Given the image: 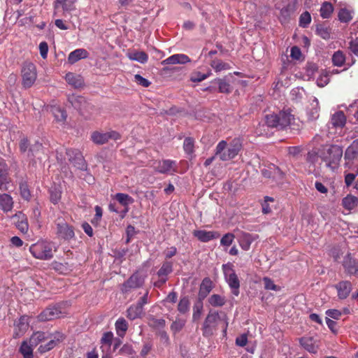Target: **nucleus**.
<instances>
[{"mask_svg":"<svg viewBox=\"0 0 358 358\" xmlns=\"http://www.w3.org/2000/svg\"><path fill=\"white\" fill-rule=\"evenodd\" d=\"M342 156L343 149L337 145L322 146L320 150V159L327 167L333 171L338 167Z\"/></svg>","mask_w":358,"mask_h":358,"instance_id":"obj_1","label":"nucleus"},{"mask_svg":"<svg viewBox=\"0 0 358 358\" xmlns=\"http://www.w3.org/2000/svg\"><path fill=\"white\" fill-rule=\"evenodd\" d=\"M242 141L239 138H235L229 143L227 147L226 141L218 143L215 149V155L222 161H228L236 157L242 149Z\"/></svg>","mask_w":358,"mask_h":358,"instance_id":"obj_2","label":"nucleus"},{"mask_svg":"<svg viewBox=\"0 0 358 358\" xmlns=\"http://www.w3.org/2000/svg\"><path fill=\"white\" fill-rule=\"evenodd\" d=\"M294 121V116L289 110H283L278 114L272 113L265 116V123L269 127L283 129L290 126Z\"/></svg>","mask_w":358,"mask_h":358,"instance_id":"obj_3","label":"nucleus"},{"mask_svg":"<svg viewBox=\"0 0 358 358\" xmlns=\"http://www.w3.org/2000/svg\"><path fill=\"white\" fill-rule=\"evenodd\" d=\"M22 85L29 89L34 85L37 79L36 66L31 62H24L21 69Z\"/></svg>","mask_w":358,"mask_h":358,"instance_id":"obj_4","label":"nucleus"},{"mask_svg":"<svg viewBox=\"0 0 358 358\" xmlns=\"http://www.w3.org/2000/svg\"><path fill=\"white\" fill-rule=\"evenodd\" d=\"M45 339V333L41 331H37L32 334L29 338V342L25 341H23L20 352L23 355L24 358H33V350L34 348L40 344L41 342Z\"/></svg>","mask_w":358,"mask_h":358,"instance_id":"obj_5","label":"nucleus"},{"mask_svg":"<svg viewBox=\"0 0 358 358\" xmlns=\"http://www.w3.org/2000/svg\"><path fill=\"white\" fill-rule=\"evenodd\" d=\"M222 270L225 280L231 289L233 294L238 296L239 294L240 282L234 270L233 264L231 263L223 264Z\"/></svg>","mask_w":358,"mask_h":358,"instance_id":"obj_6","label":"nucleus"},{"mask_svg":"<svg viewBox=\"0 0 358 358\" xmlns=\"http://www.w3.org/2000/svg\"><path fill=\"white\" fill-rule=\"evenodd\" d=\"M121 134L114 130H110L106 132L94 131L92 132L90 140L96 145H103L110 140L117 141L121 138Z\"/></svg>","mask_w":358,"mask_h":358,"instance_id":"obj_7","label":"nucleus"},{"mask_svg":"<svg viewBox=\"0 0 358 358\" xmlns=\"http://www.w3.org/2000/svg\"><path fill=\"white\" fill-rule=\"evenodd\" d=\"M220 320L217 311H209L203 324L202 331L205 337L211 336L217 329L218 322Z\"/></svg>","mask_w":358,"mask_h":358,"instance_id":"obj_8","label":"nucleus"},{"mask_svg":"<svg viewBox=\"0 0 358 358\" xmlns=\"http://www.w3.org/2000/svg\"><path fill=\"white\" fill-rule=\"evenodd\" d=\"M64 339V336L63 334L59 331L52 334L48 336L45 335V339L43 341L40 343L41 345L38 350L40 353H45L48 352L56 347L59 343L62 342Z\"/></svg>","mask_w":358,"mask_h":358,"instance_id":"obj_9","label":"nucleus"},{"mask_svg":"<svg viewBox=\"0 0 358 358\" xmlns=\"http://www.w3.org/2000/svg\"><path fill=\"white\" fill-rule=\"evenodd\" d=\"M66 154L71 163L79 170H86L87 164L80 151L76 149H67Z\"/></svg>","mask_w":358,"mask_h":358,"instance_id":"obj_10","label":"nucleus"},{"mask_svg":"<svg viewBox=\"0 0 358 358\" xmlns=\"http://www.w3.org/2000/svg\"><path fill=\"white\" fill-rule=\"evenodd\" d=\"M342 265L347 274L358 276V261L351 254L348 253L345 255Z\"/></svg>","mask_w":358,"mask_h":358,"instance_id":"obj_11","label":"nucleus"},{"mask_svg":"<svg viewBox=\"0 0 358 358\" xmlns=\"http://www.w3.org/2000/svg\"><path fill=\"white\" fill-rule=\"evenodd\" d=\"M62 312L57 306H50L44 310L38 316V320L42 322L49 321L59 318Z\"/></svg>","mask_w":358,"mask_h":358,"instance_id":"obj_12","label":"nucleus"},{"mask_svg":"<svg viewBox=\"0 0 358 358\" xmlns=\"http://www.w3.org/2000/svg\"><path fill=\"white\" fill-rule=\"evenodd\" d=\"M299 343L306 350L312 354H316L320 347V341L311 336L301 338Z\"/></svg>","mask_w":358,"mask_h":358,"instance_id":"obj_13","label":"nucleus"},{"mask_svg":"<svg viewBox=\"0 0 358 358\" xmlns=\"http://www.w3.org/2000/svg\"><path fill=\"white\" fill-rule=\"evenodd\" d=\"M144 278L138 273L133 274L127 282L122 285V290L124 292H128L130 289L138 288L143 285Z\"/></svg>","mask_w":358,"mask_h":358,"instance_id":"obj_14","label":"nucleus"},{"mask_svg":"<svg viewBox=\"0 0 358 358\" xmlns=\"http://www.w3.org/2000/svg\"><path fill=\"white\" fill-rule=\"evenodd\" d=\"M8 171L7 164L3 160L0 161V189L2 191L7 190V185L10 182Z\"/></svg>","mask_w":358,"mask_h":358,"instance_id":"obj_15","label":"nucleus"},{"mask_svg":"<svg viewBox=\"0 0 358 358\" xmlns=\"http://www.w3.org/2000/svg\"><path fill=\"white\" fill-rule=\"evenodd\" d=\"M32 255L39 259H50L53 257L52 248H29Z\"/></svg>","mask_w":358,"mask_h":358,"instance_id":"obj_16","label":"nucleus"},{"mask_svg":"<svg viewBox=\"0 0 358 358\" xmlns=\"http://www.w3.org/2000/svg\"><path fill=\"white\" fill-rule=\"evenodd\" d=\"M194 236L201 242H208L210 240L220 238V234L215 231L195 230Z\"/></svg>","mask_w":358,"mask_h":358,"instance_id":"obj_17","label":"nucleus"},{"mask_svg":"<svg viewBox=\"0 0 358 358\" xmlns=\"http://www.w3.org/2000/svg\"><path fill=\"white\" fill-rule=\"evenodd\" d=\"M338 292V297L340 299H346L352 291V283L348 280H343L335 285Z\"/></svg>","mask_w":358,"mask_h":358,"instance_id":"obj_18","label":"nucleus"},{"mask_svg":"<svg viewBox=\"0 0 358 358\" xmlns=\"http://www.w3.org/2000/svg\"><path fill=\"white\" fill-rule=\"evenodd\" d=\"M176 162L173 160L165 159L157 162L155 169L160 173H171L176 171Z\"/></svg>","mask_w":358,"mask_h":358,"instance_id":"obj_19","label":"nucleus"},{"mask_svg":"<svg viewBox=\"0 0 358 358\" xmlns=\"http://www.w3.org/2000/svg\"><path fill=\"white\" fill-rule=\"evenodd\" d=\"M29 328V317L26 315L22 316L15 324L14 336L15 338L22 336Z\"/></svg>","mask_w":358,"mask_h":358,"instance_id":"obj_20","label":"nucleus"},{"mask_svg":"<svg viewBox=\"0 0 358 358\" xmlns=\"http://www.w3.org/2000/svg\"><path fill=\"white\" fill-rule=\"evenodd\" d=\"M190 62L191 59L187 55L185 54H175L163 60L162 64H185Z\"/></svg>","mask_w":358,"mask_h":358,"instance_id":"obj_21","label":"nucleus"},{"mask_svg":"<svg viewBox=\"0 0 358 358\" xmlns=\"http://www.w3.org/2000/svg\"><path fill=\"white\" fill-rule=\"evenodd\" d=\"M65 80L74 88H82L84 86V79L80 75L69 72L66 74Z\"/></svg>","mask_w":358,"mask_h":358,"instance_id":"obj_22","label":"nucleus"},{"mask_svg":"<svg viewBox=\"0 0 358 358\" xmlns=\"http://www.w3.org/2000/svg\"><path fill=\"white\" fill-rule=\"evenodd\" d=\"M114 199H115L120 203V204L124 207L123 214L122 215V217H124V215L129 210V205L134 203V199L129 194L124 193L115 194L114 196Z\"/></svg>","mask_w":358,"mask_h":358,"instance_id":"obj_23","label":"nucleus"},{"mask_svg":"<svg viewBox=\"0 0 358 358\" xmlns=\"http://www.w3.org/2000/svg\"><path fill=\"white\" fill-rule=\"evenodd\" d=\"M68 101L71 103L74 108L79 110L85 109L86 108V105L87 104L85 98L80 95H69Z\"/></svg>","mask_w":358,"mask_h":358,"instance_id":"obj_24","label":"nucleus"},{"mask_svg":"<svg viewBox=\"0 0 358 358\" xmlns=\"http://www.w3.org/2000/svg\"><path fill=\"white\" fill-rule=\"evenodd\" d=\"M172 271V265L170 262L163 264L160 269L158 271L157 274L160 278L158 282L155 283V286L159 287L166 281V276Z\"/></svg>","mask_w":358,"mask_h":358,"instance_id":"obj_25","label":"nucleus"},{"mask_svg":"<svg viewBox=\"0 0 358 358\" xmlns=\"http://www.w3.org/2000/svg\"><path fill=\"white\" fill-rule=\"evenodd\" d=\"M346 161L358 160V138L346 149L344 155Z\"/></svg>","mask_w":358,"mask_h":358,"instance_id":"obj_26","label":"nucleus"},{"mask_svg":"<svg viewBox=\"0 0 358 358\" xmlns=\"http://www.w3.org/2000/svg\"><path fill=\"white\" fill-rule=\"evenodd\" d=\"M88 52L83 48H78L72 51L68 56L69 63L73 64L81 59H85L88 57Z\"/></svg>","mask_w":358,"mask_h":358,"instance_id":"obj_27","label":"nucleus"},{"mask_svg":"<svg viewBox=\"0 0 358 358\" xmlns=\"http://www.w3.org/2000/svg\"><path fill=\"white\" fill-rule=\"evenodd\" d=\"M50 201L54 205L58 204L62 199V189L60 185L54 184L50 189Z\"/></svg>","mask_w":358,"mask_h":358,"instance_id":"obj_28","label":"nucleus"},{"mask_svg":"<svg viewBox=\"0 0 358 358\" xmlns=\"http://www.w3.org/2000/svg\"><path fill=\"white\" fill-rule=\"evenodd\" d=\"M213 289V282L209 278H205L200 285L199 296L200 299L206 298Z\"/></svg>","mask_w":358,"mask_h":358,"instance_id":"obj_29","label":"nucleus"},{"mask_svg":"<svg viewBox=\"0 0 358 358\" xmlns=\"http://www.w3.org/2000/svg\"><path fill=\"white\" fill-rule=\"evenodd\" d=\"M13 207V201L10 195L8 194H2L0 195V208L3 212H8Z\"/></svg>","mask_w":358,"mask_h":358,"instance_id":"obj_30","label":"nucleus"},{"mask_svg":"<svg viewBox=\"0 0 358 358\" xmlns=\"http://www.w3.org/2000/svg\"><path fill=\"white\" fill-rule=\"evenodd\" d=\"M41 153H43V146L41 142L36 141L30 146L27 157L31 160H34L37 157L39 158L38 155Z\"/></svg>","mask_w":358,"mask_h":358,"instance_id":"obj_31","label":"nucleus"},{"mask_svg":"<svg viewBox=\"0 0 358 358\" xmlns=\"http://www.w3.org/2000/svg\"><path fill=\"white\" fill-rule=\"evenodd\" d=\"M58 234L64 239H71L74 236L73 228L66 224L58 225Z\"/></svg>","mask_w":358,"mask_h":358,"instance_id":"obj_32","label":"nucleus"},{"mask_svg":"<svg viewBox=\"0 0 358 358\" xmlns=\"http://www.w3.org/2000/svg\"><path fill=\"white\" fill-rule=\"evenodd\" d=\"M129 59L137 61L141 64H145L148 60V55L143 51H131L127 54Z\"/></svg>","mask_w":358,"mask_h":358,"instance_id":"obj_33","label":"nucleus"},{"mask_svg":"<svg viewBox=\"0 0 358 358\" xmlns=\"http://www.w3.org/2000/svg\"><path fill=\"white\" fill-rule=\"evenodd\" d=\"M117 334L120 337H124L128 329V322L123 317L117 320L115 324Z\"/></svg>","mask_w":358,"mask_h":358,"instance_id":"obj_34","label":"nucleus"},{"mask_svg":"<svg viewBox=\"0 0 358 358\" xmlns=\"http://www.w3.org/2000/svg\"><path fill=\"white\" fill-rule=\"evenodd\" d=\"M143 313V308L141 307V305H138L137 303L135 305L131 306L127 311V317L131 320H134L138 317H139Z\"/></svg>","mask_w":358,"mask_h":358,"instance_id":"obj_35","label":"nucleus"},{"mask_svg":"<svg viewBox=\"0 0 358 358\" xmlns=\"http://www.w3.org/2000/svg\"><path fill=\"white\" fill-rule=\"evenodd\" d=\"M346 122V117L343 111L336 112L332 115L331 124L335 127H343Z\"/></svg>","mask_w":358,"mask_h":358,"instance_id":"obj_36","label":"nucleus"},{"mask_svg":"<svg viewBox=\"0 0 358 358\" xmlns=\"http://www.w3.org/2000/svg\"><path fill=\"white\" fill-rule=\"evenodd\" d=\"M320 158V150L315 149L308 151L306 155V161L309 164V166L315 167Z\"/></svg>","mask_w":358,"mask_h":358,"instance_id":"obj_37","label":"nucleus"},{"mask_svg":"<svg viewBox=\"0 0 358 358\" xmlns=\"http://www.w3.org/2000/svg\"><path fill=\"white\" fill-rule=\"evenodd\" d=\"M334 11L333 5L328 1H324L320 8V15L322 18H329Z\"/></svg>","mask_w":358,"mask_h":358,"instance_id":"obj_38","label":"nucleus"},{"mask_svg":"<svg viewBox=\"0 0 358 358\" xmlns=\"http://www.w3.org/2000/svg\"><path fill=\"white\" fill-rule=\"evenodd\" d=\"M208 303L213 307H220L225 304L226 299L220 294H213L209 297Z\"/></svg>","mask_w":358,"mask_h":358,"instance_id":"obj_39","label":"nucleus"},{"mask_svg":"<svg viewBox=\"0 0 358 358\" xmlns=\"http://www.w3.org/2000/svg\"><path fill=\"white\" fill-rule=\"evenodd\" d=\"M51 113L54 115L56 121L64 122L66 119V113L64 110L58 106H52L50 109Z\"/></svg>","mask_w":358,"mask_h":358,"instance_id":"obj_40","label":"nucleus"},{"mask_svg":"<svg viewBox=\"0 0 358 358\" xmlns=\"http://www.w3.org/2000/svg\"><path fill=\"white\" fill-rule=\"evenodd\" d=\"M357 201L358 199L356 196L348 195L343 199L342 204L344 208L352 210L357 206Z\"/></svg>","mask_w":358,"mask_h":358,"instance_id":"obj_41","label":"nucleus"},{"mask_svg":"<svg viewBox=\"0 0 358 358\" xmlns=\"http://www.w3.org/2000/svg\"><path fill=\"white\" fill-rule=\"evenodd\" d=\"M18 220L16 223L17 228L22 233H27L29 225L27 217L23 214L17 215Z\"/></svg>","mask_w":358,"mask_h":358,"instance_id":"obj_42","label":"nucleus"},{"mask_svg":"<svg viewBox=\"0 0 358 358\" xmlns=\"http://www.w3.org/2000/svg\"><path fill=\"white\" fill-rule=\"evenodd\" d=\"M332 62L334 66H342L345 62V57L341 50L335 52L332 56Z\"/></svg>","mask_w":358,"mask_h":358,"instance_id":"obj_43","label":"nucleus"},{"mask_svg":"<svg viewBox=\"0 0 358 358\" xmlns=\"http://www.w3.org/2000/svg\"><path fill=\"white\" fill-rule=\"evenodd\" d=\"M210 66L216 72L230 69V65L229 64L225 63L220 59L213 60L210 63Z\"/></svg>","mask_w":358,"mask_h":358,"instance_id":"obj_44","label":"nucleus"},{"mask_svg":"<svg viewBox=\"0 0 358 358\" xmlns=\"http://www.w3.org/2000/svg\"><path fill=\"white\" fill-rule=\"evenodd\" d=\"M338 17L341 22H349L352 19V12L347 8H341L338 12Z\"/></svg>","mask_w":358,"mask_h":358,"instance_id":"obj_45","label":"nucleus"},{"mask_svg":"<svg viewBox=\"0 0 358 358\" xmlns=\"http://www.w3.org/2000/svg\"><path fill=\"white\" fill-rule=\"evenodd\" d=\"M210 75V71H208L206 73H202L199 71H194L191 74L190 80L193 83L201 82L208 78Z\"/></svg>","mask_w":358,"mask_h":358,"instance_id":"obj_46","label":"nucleus"},{"mask_svg":"<svg viewBox=\"0 0 358 358\" xmlns=\"http://www.w3.org/2000/svg\"><path fill=\"white\" fill-rule=\"evenodd\" d=\"M20 192L21 196L27 201L31 199V192L27 182H21L20 183Z\"/></svg>","mask_w":358,"mask_h":358,"instance_id":"obj_47","label":"nucleus"},{"mask_svg":"<svg viewBox=\"0 0 358 358\" xmlns=\"http://www.w3.org/2000/svg\"><path fill=\"white\" fill-rule=\"evenodd\" d=\"M316 34L324 39H329L330 38V29L322 24H317L316 26Z\"/></svg>","mask_w":358,"mask_h":358,"instance_id":"obj_48","label":"nucleus"},{"mask_svg":"<svg viewBox=\"0 0 358 358\" xmlns=\"http://www.w3.org/2000/svg\"><path fill=\"white\" fill-rule=\"evenodd\" d=\"M189 301L187 297H183L180 299L178 306V310L182 313L185 314L187 313L189 310Z\"/></svg>","mask_w":358,"mask_h":358,"instance_id":"obj_49","label":"nucleus"},{"mask_svg":"<svg viewBox=\"0 0 358 358\" xmlns=\"http://www.w3.org/2000/svg\"><path fill=\"white\" fill-rule=\"evenodd\" d=\"M194 141L192 138L187 137L184 140L183 143V149L185 152L188 154L191 155L194 152Z\"/></svg>","mask_w":358,"mask_h":358,"instance_id":"obj_50","label":"nucleus"},{"mask_svg":"<svg viewBox=\"0 0 358 358\" xmlns=\"http://www.w3.org/2000/svg\"><path fill=\"white\" fill-rule=\"evenodd\" d=\"M311 22V16L309 12L305 11L302 13L299 17V26L306 28Z\"/></svg>","mask_w":358,"mask_h":358,"instance_id":"obj_51","label":"nucleus"},{"mask_svg":"<svg viewBox=\"0 0 358 358\" xmlns=\"http://www.w3.org/2000/svg\"><path fill=\"white\" fill-rule=\"evenodd\" d=\"M186 321L183 319H176L171 325V330L173 334L179 332L185 326Z\"/></svg>","mask_w":358,"mask_h":358,"instance_id":"obj_52","label":"nucleus"},{"mask_svg":"<svg viewBox=\"0 0 358 358\" xmlns=\"http://www.w3.org/2000/svg\"><path fill=\"white\" fill-rule=\"evenodd\" d=\"M64 11L71 12L75 10L74 1L72 0H57Z\"/></svg>","mask_w":358,"mask_h":358,"instance_id":"obj_53","label":"nucleus"},{"mask_svg":"<svg viewBox=\"0 0 358 358\" xmlns=\"http://www.w3.org/2000/svg\"><path fill=\"white\" fill-rule=\"evenodd\" d=\"M31 145L27 137H22L19 143V148L21 152L25 153L29 152V149Z\"/></svg>","mask_w":358,"mask_h":358,"instance_id":"obj_54","label":"nucleus"},{"mask_svg":"<svg viewBox=\"0 0 358 358\" xmlns=\"http://www.w3.org/2000/svg\"><path fill=\"white\" fill-rule=\"evenodd\" d=\"M219 92L220 93L229 94L231 92L230 85L222 79H217Z\"/></svg>","mask_w":358,"mask_h":358,"instance_id":"obj_55","label":"nucleus"},{"mask_svg":"<svg viewBox=\"0 0 358 358\" xmlns=\"http://www.w3.org/2000/svg\"><path fill=\"white\" fill-rule=\"evenodd\" d=\"M234 238V234L227 233L222 237L220 243L222 246H229L233 243Z\"/></svg>","mask_w":358,"mask_h":358,"instance_id":"obj_56","label":"nucleus"},{"mask_svg":"<svg viewBox=\"0 0 358 358\" xmlns=\"http://www.w3.org/2000/svg\"><path fill=\"white\" fill-rule=\"evenodd\" d=\"M330 78L328 72H323L317 79V84L319 87H324L329 83Z\"/></svg>","mask_w":358,"mask_h":358,"instance_id":"obj_57","label":"nucleus"},{"mask_svg":"<svg viewBox=\"0 0 358 358\" xmlns=\"http://www.w3.org/2000/svg\"><path fill=\"white\" fill-rule=\"evenodd\" d=\"M203 306L201 303L195 304L193 307L192 319L194 321L198 320L202 313Z\"/></svg>","mask_w":358,"mask_h":358,"instance_id":"obj_58","label":"nucleus"},{"mask_svg":"<svg viewBox=\"0 0 358 358\" xmlns=\"http://www.w3.org/2000/svg\"><path fill=\"white\" fill-rule=\"evenodd\" d=\"M357 174L358 171L355 173H345V183L348 187H350L353 184Z\"/></svg>","mask_w":358,"mask_h":358,"instance_id":"obj_59","label":"nucleus"},{"mask_svg":"<svg viewBox=\"0 0 358 358\" xmlns=\"http://www.w3.org/2000/svg\"><path fill=\"white\" fill-rule=\"evenodd\" d=\"M263 281L264 282V287L267 290H278V287L277 285L274 284V282L268 277H264L263 278Z\"/></svg>","mask_w":358,"mask_h":358,"instance_id":"obj_60","label":"nucleus"},{"mask_svg":"<svg viewBox=\"0 0 358 358\" xmlns=\"http://www.w3.org/2000/svg\"><path fill=\"white\" fill-rule=\"evenodd\" d=\"M134 81L139 85H141L145 87H148L150 85L151 83L145 79V78L142 77L139 74H136L134 76Z\"/></svg>","mask_w":358,"mask_h":358,"instance_id":"obj_61","label":"nucleus"},{"mask_svg":"<svg viewBox=\"0 0 358 358\" xmlns=\"http://www.w3.org/2000/svg\"><path fill=\"white\" fill-rule=\"evenodd\" d=\"M39 50L43 59H46L48 52V45L45 41L41 42L39 44Z\"/></svg>","mask_w":358,"mask_h":358,"instance_id":"obj_62","label":"nucleus"},{"mask_svg":"<svg viewBox=\"0 0 358 358\" xmlns=\"http://www.w3.org/2000/svg\"><path fill=\"white\" fill-rule=\"evenodd\" d=\"M113 338V334L111 331H108L103 334L101 338V343L110 345Z\"/></svg>","mask_w":358,"mask_h":358,"instance_id":"obj_63","label":"nucleus"},{"mask_svg":"<svg viewBox=\"0 0 358 358\" xmlns=\"http://www.w3.org/2000/svg\"><path fill=\"white\" fill-rule=\"evenodd\" d=\"M326 315L334 320H338L341 316V312L336 309H329L326 311Z\"/></svg>","mask_w":358,"mask_h":358,"instance_id":"obj_64","label":"nucleus"}]
</instances>
